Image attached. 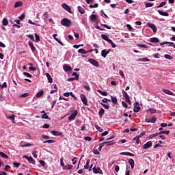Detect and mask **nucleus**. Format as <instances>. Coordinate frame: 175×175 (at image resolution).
<instances>
[{"label": "nucleus", "mask_w": 175, "mask_h": 175, "mask_svg": "<svg viewBox=\"0 0 175 175\" xmlns=\"http://www.w3.org/2000/svg\"><path fill=\"white\" fill-rule=\"evenodd\" d=\"M61 24L64 27H67V28H69V27H70V25H72V21H70V20H69L66 18H64L61 21Z\"/></svg>", "instance_id": "f257e3e1"}, {"label": "nucleus", "mask_w": 175, "mask_h": 175, "mask_svg": "<svg viewBox=\"0 0 175 175\" xmlns=\"http://www.w3.org/2000/svg\"><path fill=\"white\" fill-rule=\"evenodd\" d=\"M122 94L123 98H125V101L126 102V103L131 105V99L129 98V95H128V93H126V92H125L124 90H122Z\"/></svg>", "instance_id": "f03ea898"}, {"label": "nucleus", "mask_w": 175, "mask_h": 175, "mask_svg": "<svg viewBox=\"0 0 175 175\" xmlns=\"http://www.w3.org/2000/svg\"><path fill=\"white\" fill-rule=\"evenodd\" d=\"M88 62L90 64H92L94 66H96V68H99V62L94 59H89Z\"/></svg>", "instance_id": "7ed1b4c3"}, {"label": "nucleus", "mask_w": 175, "mask_h": 175, "mask_svg": "<svg viewBox=\"0 0 175 175\" xmlns=\"http://www.w3.org/2000/svg\"><path fill=\"white\" fill-rule=\"evenodd\" d=\"M80 96L83 105H85V106H88V100H87L85 95H84V94H81Z\"/></svg>", "instance_id": "20e7f679"}, {"label": "nucleus", "mask_w": 175, "mask_h": 175, "mask_svg": "<svg viewBox=\"0 0 175 175\" xmlns=\"http://www.w3.org/2000/svg\"><path fill=\"white\" fill-rule=\"evenodd\" d=\"M77 114H79V112H77V110H75L73 113H72L69 117H68V120L69 121H73L76 117H77Z\"/></svg>", "instance_id": "39448f33"}, {"label": "nucleus", "mask_w": 175, "mask_h": 175, "mask_svg": "<svg viewBox=\"0 0 175 175\" xmlns=\"http://www.w3.org/2000/svg\"><path fill=\"white\" fill-rule=\"evenodd\" d=\"M140 105H139V103L137 102L134 104V109H133V111L134 113H139L140 111Z\"/></svg>", "instance_id": "423d86ee"}, {"label": "nucleus", "mask_w": 175, "mask_h": 175, "mask_svg": "<svg viewBox=\"0 0 175 175\" xmlns=\"http://www.w3.org/2000/svg\"><path fill=\"white\" fill-rule=\"evenodd\" d=\"M23 158L27 159L28 162H29V163H31L32 165H35V163H36V161H35V159H33V158H32V157H29L28 156H24Z\"/></svg>", "instance_id": "0eeeda50"}, {"label": "nucleus", "mask_w": 175, "mask_h": 175, "mask_svg": "<svg viewBox=\"0 0 175 175\" xmlns=\"http://www.w3.org/2000/svg\"><path fill=\"white\" fill-rule=\"evenodd\" d=\"M93 172L95 174H98V173H99V174H103V171H102V170H100V167H98L96 168V167H94L93 168Z\"/></svg>", "instance_id": "6e6552de"}, {"label": "nucleus", "mask_w": 175, "mask_h": 175, "mask_svg": "<svg viewBox=\"0 0 175 175\" xmlns=\"http://www.w3.org/2000/svg\"><path fill=\"white\" fill-rule=\"evenodd\" d=\"M62 7L63 8V9H65V10L68 12V13H72V9L70 8V7L69 5H68V4L63 3V4H62Z\"/></svg>", "instance_id": "1a4fd4ad"}, {"label": "nucleus", "mask_w": 175, "mask_h": 175, "mask_svg": "<svg viewBox=\"0 0 175 175\" xmlns=\"http://www.w3.org/2000/svg\"><path fill=\"white\" fill-rule=\"evenodd\" d=\"M110 51H111V49H103L101 51V56L103 57V58H106V57L107 56V54H109V53H110Z\"/></svg>", "instance_id": "9d476101"}, {"label": "nucleus", "mask_w": 175, "mask_h": 175, "mask_svg": "<svg viewBox=\"0 0 175 175\" xmlns=\"http://www.w3.org/2000/svg\"><path fill=\"white\" fill-rule=\"evenodd\" d=\"M152 146V142L148 141L147 143H146L143 146V148H144V150H147V149L150 148V147H151Z\"/></svg>", "instance_id": "9b49d317"}, {"label": "nucleus", "mask_w": 175, "mask_h": 175, "mask_svg": "<svg viewBox=\"0 0 175 175\" xmlns=\"http://www.w3.org/2000/svg\"><path fill=\"white\" fill-rule=\"evenodd\" d=\"M63 68L65 70V72H70V70H72V67L68 64H64L63 66Z\"/></svg>", "instance_id": "f8f14e48"}, {"label": "nucleus", "mask_w": 175, "mask_h": 175, "mask_svg": "<svg viewBox=\"0 0 175 175\" xmlns=\"http://www.w3.org/2000/svg\"><path fill=\"white\" fill-rule=\"evenodd\" d=\"M147 25L149 28H151V29H152L153 32H157V27H155V25L152 23H148Z\"/></svg>", "instance_id": "ddd939ff"}, {"label": "nucleus", "mask_w": 175, "mask_h": 175, "mask_svg": "<svg viewBox=\"0 0 175 175\" xmlns=\"http://www.w3.org/2000/svg\"><path fill=\"white\" fill-rule=\"evenodd\" d=\"M51 133L53 135V136H61L62 135V132L57 131H51Z\"/></svg>", "instance_id": "4468645a"}, {"label": "nucleus", "mask_w": 175, "mask_h": 175, "mask_svg": "<svg viewBox=\"0 0 175 175\" xmlns=\"http://www.w3.org/2000/svg\"><path fill=\"white\" fill-rule=\"evenodd\" d=\"M93 50H90V51H85L83 49H80L78 50V53H81V54H87L88 53H91V51H92Z\"/></svg>", "instance_id": "2eb2a0df"}, {"label": "nucleus", "mask_w": 175, "mask_h": 175, "mask_svg": "<svg viewBox=\"0 0 175 175\" xmlns=\"http://www.w3.org/2000/svg\"><path fill=\"white\" fill-rule=\"evenodd\" d=\"M43 95H44V91L43 90H41L40 92H38L36 96V98H40L42 96H43Z\"/></svg>", "instance_id": "dca6fc26"}, {"label": "nucleus", "mask_w": 175, "mask_h": 175, "mask_svg": "<svg viewBox=\"0 0 175 175\" xmlns=\"http://www.w3.org/2000/svg\"><path fill=\"white\" fill-rule=\"evenodd\" d=\"M150 43H159V39L158 38H152L150 39Z\"/></svg>", "instance_id": "f3484780"}, {"label": "nucleus", "mask_w": 175, "mask_h": 175, "mask_svg": "<svg viewBox=\"0 0 175 175\" xmlns=\"http://www.w3.org/2000/svg\"><path fill=\"white\" fill-rule=\"evenodd\" d=\"M139 62H150V59L147 57L139 58L137 59Z\"/></svg>", "instance_id": "a211bd4d"}, {"label": "nucleus", "mask_w": 175, "mask_h": 175, "mask_svg": "<svg viewBox=\"0 0 175 175\" xmlns=\"http://www.w3.org/2000/svg\"><path fill=\"white\" fill-rule=\"evenodd\" d=\"M140 137H142V135H137L135 137L133 140V142H136L137 144H139L140 143Z\"/></svg>", "instance_id": "6ab92c4d"}, {"label": "nucleus", "mask_w": 175, "mask_h": 175, "mask_svg": "<svg viewBox=\"0 0 175 175\" xmlns=\"http://www.w3.org/2000/svg\"><path fill=\"white\" fill-rule=\"evenodd\" d=\"M163 44H168V47H170L172 46H173V44H174V43L173 42H161L160 43V46H163Z\"/></svg>", "instance_id": "aec40b11"}, {"label": "nucleus", "mask_w": 175, "mask_h": 175, "mask_svg": "<svg viewBox=\"0 0 175 175\" xmlns=\"http://www.w3.org/2000/svg\"><path fill=\"white\" fill-rule=\"evenodd\" d=\"M129 163L131 167V169L135 167V161L133 159H129Z\"/></svg>", "instance_id": "412c9836"}, {"label": "nucleus", "mask_w": 175, "mask_h": 175, "mask_svg": "<svg viewBox=\"0 0 175 175\" xmlns=\"http://www.w3.org/2000/svg\"><path fill=\"white\" fill-rule=\"evenodd\" d=\"M101 38L102 39H103L104 40H106V42H108V43L109 42V41H111V40L109 39V36H107L105 34H101Z\"/></svg>", "instance_id": "4be33fe9"}, {"label": "nucleus", "mask_w": 175, "mask_h": 175, "mask_svg": "<svg viewBox=\"0 0 175 175\" xmlns=\"http://www.w3.org/2000/svg\"><path fill=\"white\" fill-rule=\"evenodd\" d=\"M29 46L31 51H36V48L35 47V46H33V43L32 42H29Z\"/></svg>", "instance_id": "5701e85b"}, {"label": "nucleus", "mask_w": 175, "mask_h": 175, "mask_svg": "<svg viewBox=\"0 0 175 175\" xmlns=\"http://www.w3.org/2000/svg\"><path fill=\"white\" fill-rule=\"evenodd\" d=\"M14 117H16V116L13 114L10 116H8L7 118L8 120H11L12 124H16V121L14 120Z\"/></svg>", "instance_id": "b1692460"}, {"label": "nucleus", "mask_w": 175, "mask_h": 175, "mask_svg": "<svg viewBox=\"0 0 175 175\" xmlns=\"http://www.w3.org/2000/svg\"><path fill=\"white\" fill-rule=\"evenodd\" d=\"M77 9L78 12H79L81 14H84V13H85V10H84V8H83L81 6H78Z\"/></svg>", "instance_id": "393cba45"}, {"label": "nucleus", "mask_w": 175, "mask_h": 175, "mask_svg": "<svg viewBox=\"0 0 175 175\" xmlns=\"http://www.w3.org/2000/svg\"><path fill=\"white\" fill-rule=\"evenodd\" d=\"M158 13L161 14V16H165V17H167L169 16V14L167 12L161 11V10H158Z\"/></svg>", "instance_id": "a878e982"}, {"label": "nucleus", "mask_w": 175, "mask_h": 175, "mask_svg": "<svg viewBox=\"0 0 175 175\" xmlns=\"http://www.w3.org/2000/svg\"><path fill=\"white\" fill-rule=\"evenodd\" d=\"M90 18L92 21H96V20H98V16L95 14H92L90 16Z\"/></svg>", "instance_id": "bb28decb"}, {"label": "nucleus", "mask_w": 175, "mask_h": 175, "mask_svg": "<svg viewBox=\"0 0 175 175\" xmlns=\"http://www.w3.org/2000/svg\"><path fill=\"white\" fill-rule=\"evenodd\" d=\"M111 102L113 103V105H117V102H118V100L117 99V97H114L113 96H111Z\"/></svg>", "instance_id": "cd10ccee"}, {"label": "nucleus", "mask_w": 175, "mask_h": 175, "mask_svg": "<svg viewBox=\"0 0 175 175\" xmlns=\"http://www.w3.org/2000/svg\"><path fill=\"white\" fill-rule=\"evenodd\" d=\"M163 92H164V94H167V95H173V92L169 90L163 89Z\"/></svg>", "instance_id": "c85d7f7f"}, {"label": "nucleus", "mask_w": 175, "mask_h": 175, "mask_svg": "<svg viewBox=\"0 0 175 175\" xmlns=\"http://www.w3.org/2000/svg\"><path fill=\"white\" fill-rule=\"evenodd\" d=\"M46 76L48 79V83H53V78L51 77V75H50L49 73H46Z\"/></svg>", "instance_id": "c756f323"}, {"label": "nucleus", "mask_w": 175, "mask_h": 175, "mask_svg": "<svg viewBox=\"0 0 175 175\" xmlns=\"http://www.w3.org/2000/svg\"><path fill=\"white\" fill-rule=\"evenodd\" d=\"M20 6H23V1H16L14 8H20Z\"/></svg>", "instance_id": "7c9ffc66"}, {"label": "nucleus", "mask_w": 175, "mask_h": 175, "mask_svg": "<svg viewBox=\"0 0 175 175\" xmlns=\"http://www.w3.org/2000/svg\"><path fill=\"white\" fill-rule=\"evenodd\" d=\"M170 133V131H162L158 133V135H162V134H165V135H169Z\"/></svg>", "instance_id": "2f4dec72"}, {"label": "nucleus", "mask_w": 175, "mask_h": 175, "mask_svg": "<svg viewBox=\"0 0 175 175\" xmlns=\"http://www.w3.org/2000/svg\"><path fill=\"white\" fill-rule=\"evenodd\" d=\"M104 114H105V109L103 108H100L98 112V115L100 116V117H103Z\"/></svg>", "instance_id": "473e14b6"}, {"label": "nucleus", "mask_w": 175, "mask_h": 175, "mask_svg": "<svg viewBox=\"0 0 175 175\" xmlns=\"http://www.w3.org/2000/svg\"><path fill=\"white\" fill-rule=\"evenodd\" d=\"M0 157H1L2 158H5V159H8L9 158V156H8L3 152H0Z\"/></svg>", "instance_id": "72a5a7b5"}, {"label": "nucleus", "mask_w": 175, "mask_h": 175, "mask_svg": "<svg viewBox=\"0 0 175 175\" xmlns=\"http://www.w3.org/2000/svg\"><path fill=\"white\" fill-rule=\"evenodd\" d=\"M97 92L100 94V95H103V96H107V92H103L100 90H97Z\"/></svg>", "instance_id": "f704fd0d"}, {"label": "nucleus", "mask_w": 175, "mask_h": 175, "mask_svg": "<svg viewBox=\"0 0 175 175\" xmlns=\"http://www.w3.org/2000/svg\"><path fill=\"white\" fill-rule=\"evenodd\" d=\"M3 25H4L5 27H6V25H9V22L8 21V19L6 18H4L3 19Z\"/></svg>", "instance_id": "c9c22d12"}, {"label": "nucleus", "mask_w": 175, "mask_h": 175, "mask_svg": "<svg viewBox=\"0 0 175 175\" xmlns=\"http://www.w3.org/2000/svg\"><path fill=\"white\" fill-rule=\"evenodd\" d=\"M84 169L88 170L90 169V159H88L86 162V164L84 165Z\"/></svg>", "instance_id": "e433bc0d"}, {"label": "nucleus", "mask_w": 175, "mask_h": 175, "mask_svg": "<svg viewBox=\"0 0 175 175\" xmlns=\"http://www.w3.org/2000/svg\"><path fill=\"white\" fill-rule=\"evenodd\" d=\"M105 144H107V146L109 147V146H114L116 143L113 142V141H109V142H105Z\"/></svg>", "instance_id": "4c0bfd02"}, {"label": "nucleus", "mask_w": 175, "mask_h": 175, "mask_svg": "<svg viewBox=\"0 0 175 175\" xmlns=\"http://www.w3.org/2000/svg\"><path fill=\"white\" fill-rule=\"evenodd\" d=\"M148 111L150 113V114H155V113H157V109L150 108L148 109Z\"/></svg>", "instance_id": "58836bf2"}, {"label": "nucleus", "mask_w": 175, "mask_h": 175, "mask_svg": "<svg viewBox=\"0 0 175 175\" xmlns=\"http://www.w3.org/2000/svg\"><path fill=\"white\" fill-rule=\"evenodd\" d=\"M42 118L44 119V120H51V118H50L49 117V116H47V113H44L42 116Z\"/></svg>", "instance_id": "ea45409f"}, {"label": "nucleus", "mask_w": 175, "mask_h": 175, "mask_svg": "<svg viewBox=\"0 0 175 175\" xmlns=\"http://www.w3.org/2000/svg\"><path fill=\"white\" fill-rule=\"evenodd\" d=\"M95 128L97 129V131H98V132H103V129H101V127L98 125L95 124Z\"/></svg>", "instance_id": "a19ab883"}, {"label": "nucleus", "mask_w": 175, "mask_h": 175, "mask_svg": "<svg viewBox=\"0 0 175 175\" xmlns=\"http://www.w3.org/2000/svg\"><path fill=\"white\" fill-rule=\"evenodd\" d=\"M34 35L36 43H38V42H40V37L39 36V35H38V33H35Z\"/></svg>", "instance_id": "79ce46f5"}, {"label": "nucleus", "mask_w": 175, "mask_h": 175, "mask_svg": "<svg viewBox=\"0 0 175 175\" xmlns=\"http://www.w3.org/2000/svg\"><path fill=\"white\" fill-rule=\"evenodd\" d=\"M101 106H103L104 109H106V110H109V109L110 108V106L106 105V104H104L103 103H100Z\"/></svg>", "instance_id": "37998d69"}, {"label": "nucleus", "mask_w": 175, "mask_h": 175, "mask_svg": "<svg viewBox=\"0 0 175 175\" xmlns=\"http://www.w3.org/2000/svg\"><path fill=\"white\" fill-rule=\"evenodd\" d=\"M157 136H159V135L158 134V133H156L154 134H152L149 135V139H154V137H157Z\"/></svg>", "instance_id": "c03bdc74"}, {"label": "nucleus", "mask_w": 175, "mask_h": 175, "mask_svg": "<svg viewBox=\"0 0 175 175\" xmlns=\"http://www.w3.org/2000/svg\"><path fill=\"white\" fill-rule=\"evenodd\" d=\"M31 146H33V144L27 143V144L21 145V147H23V148H24V147H31Z\"/></svg>", "instance_id": "a18cd8bd"}, {"label": "nucleus", "mask_w": 175, "mask_h": 175, "mask_svg": "<svg viewBox=\"0 0 175 175\" xmlns=\"http://www.w3.org/2000/svg\"><path fill=\"white\" fill-rule=\"evenodd\" d=\"M27 37L29 38V39H31V40H32L33 42H35V38L33 37V35L29 34V35H27Z\"/></svg>", "instance_id": "49530a36"}, {"label": "nucleus", "mask_w": 175, "mask_h": 175, "mask_svg": "<svg viewBox=\"0 0 175 175\" xmlns=\"http://www.w3.org/2000/svg\"><path fill=\"white\" fill-rule=\"evenodd\" d=\"M156 122H157V117L152 116V118L150 119V122H152V124H155Z\"/></svg>", "instance_id": "de8ad7c7"}, {"label": "nucleus", "mask_w": 175, "mask_h": 175, "mask_svg": "<svg viewBox=\"0 0 175 175\" xmlns=\"http://www.w3.org/2000/svg\"><path fill=\"white\" fill-rule=\"evenodd\" d=\"M153 5L154 4L152 3H146L145 4V6L146 8H152Z\"/></svg>", "instance_id": "09e8293b"}, {"label": "nucleus", "mask_w": 175, "mask_h": 175, "mask_svg": "<svg viewBox=\"0 0 175 175\" xmlns=\"http://www.w3.org/2000/svg\"><path fill=\"white\" fill-rule=\"evenodd\" d=\"M165 5H166V2L163 1L159 4V5L157 6V8H163V6H165Z\"/></svg>", "instance_id": "8fccbe9b"}, {"label": "nucleus", "mask_w": 175, "mask_h": 175, "mask_svg": "<svg viewBox=\"0 0 175 175\" xmlns=\"http://www.w3.org/2000/svg\"><path fill=\"white\" fill-rule=\"evenodd\" d=\"M164 57L166 58V59H173V57H172V56H170V55H165Z\"/></svg>", "instance_id": "3c124183"}, {"label": "nucleus", "mask_w": 175, "mask_h": 175, "mask_svg": "<svg viewBox=\"0 0 175 175\" xmlns=\"http://www.w3.org/2000/svg\"><path fill=\"white\" fill-rule=\"evenodd\" d=\"M109 43V44H111V47L113 49H116V44H114V42H113V40H111Z\"/></svg>", "instance_id": "603ef678"}, {"label": "nucleus", "mask_w": 175, "mask_h": 175, "mask_svg": "<svg viewBox=\"0 0 175 175\" xmlns=\"http://www.w3.org/2000/svg\"><path fill=\"white\" fill-rule=\"evenodd\" d=\"M43 143H44V144H45L46 143H55V141L53 140V139H49V140L44 142Z\"/></svg>", "instance_id": "864d4df0"}, {"label": "nucleus", "mask_w": 175, "mask_h": 175, "mask_svg": "<svg viewBox=\"0 0 175 175\" xmlns=\"http://www.w3.org/2000/svg\"><path fill=\"white\" fill-rule=\"evenodd\" d=\"M72 76L75 77L76 80H79V74H77V72H73Z\"/></svg>", "instance_id": "5fc2aeb1"}, {"label": "nucleus", "mask_w": 175, "mask_h": 175, "mask_svg": "<svg viewBox=\"0 0 175 175\" xmlns=\"http://www.w3.org/2000/svg\"><path fill=\"white\" fill-rule=\"evenodd\" d=\"M1 88L2 89H3V88H8V83H6V82H4V83L2 84V85H1Z\"/></svg>", "instance_id": "6e6d98bb"}, {"label": "nucleus", "mask_w": 175, "mask_h": 175, "mask_svg": "<svg viewBox=\"0 0 175 175\" xmlns=\"http://www.w3.org/2000/svg\"><path fill=\"white\" fill-rule=\"evenodd\" d=\"M23 75H24V76H27V77H29V78L32 77V75H31L28 72H23Z\"/></svg>", "instance_id": "4d7b16f0"}, {"label": "nucleus", "mask_w": 175, "mask_h": 175, "mask_svg": "<svg viewBox=\"0 0 175 175\" xmlns=\"http://www.w3.org/2000/svg\"><path fill=\"white\" fill-rule=\"evenodd\" d=\"M98 3H95L94 5H90L89 6V8H90V9H94V8H98Z\"/></svg>", "instance_id": "13d9d810"}, {"label": "nucleus", "mask_w": 175, "mask_h": 175, "mask_svg": "<svg viewBox=\"0 0 175 175\" xmlns=\"http://www.w3.org/2000/svg\"><path fill=\"white\" fill-rule=\"evenodd\" d=\"M122 105L123 107H125V109H128V104H126V103H125V101H122Z\"/></svg>", "instance_id": "bf43d9fd"}, {"label": "nucleus", "mask_w": 175, "mask_h": 175, "mask_svg": "<svg viewBox=\"0 0 175 175\" xmlns=\"http://www.w3.org/2000/svg\"><path fill=\"white\" fill-rule=\"evenodd\" d=\"M13 165H14V167H20V165H21V164L18 163H16V162H14Z\"/></svg>", "instance_id": "052dcab7"}, {"label": "nucleus", "mask_w": 175, "mask_h": 175, "mask_svg": "<svg viewBox=\"0 0 175 175\" xmlns=\"http://www.w3.org/2000/svg\"><path fill=\"white\" fill-rule=\"evenodd\" d=\"M19 20H24L25 18V14H23L21 16H18Z\"/></svg>", "instance_id": "680f3d73"}, {"label": "nucleus", "mask_w": 175, "mask_h": 175, "mask_svg": "<svg viewBox=\"0 0 175 175\" xmlns=\"http://www.w3.org/2000/svg\"><path fill=\"white\" fill-rule=\"evenodd\" d=\"M102 102H103V103H107V102H111V100H109V99H107V98H103V99L102 100Z\"/></svg>", "instance_id": "e2e57ef3"}, {"label": "nucleus", "mask_w": 175, "mask_h": 175, "mask_svg": "<svg viewBox=\"0 0 175 175\" xmlns=\"http://www.w3.org/2000/svg\"><path fill=\"white\" fill-rule=\"evenodd\" d=\"M55 40L56 42H57V43H59V44H61V46H64V43L61 40H59V39L55 38Z\"/></svg>", "instance_id": "0e129e2a"}, {"label": "nucleus", "mask_w": 175, "mask_h": 175, "mask_svg": "<svg viewBox=\"0 0 175 175\" xmlns=\"http://www.w3.org/2000/svg\"><path fill=\"white\" fill-rule=\"evenodd\" d=\"M84 140H87L88 142H91L92 140V138L90 137H85Z\"/></svg>", "instance_id": "69168bd1"}, {"label": "nucleus", "mask_w": 175, "mask_h": 175, "mask_svg": "<svg viewBox=\"0 0 175 175\" xmlns=\"http://www.w3.org/2000/svg\"><path fill=\"white\" fill-rule=\"evenodd\" d=\"M32 155L33 158H38V154H36V150L32 152Z\"/></svg>", "instance_id": "338daca9"}, {"label": "nucleus", "mask_w": 175, "mask_h": 175, "mask_svg": "<svg viewBox=\"0 0 175 175\" xmlns=\"http://www.w3.org/2000/svg\"><path fill=\"white\" fill-rule=\"evenodd\" d=\"M126 28H128L129 31H132V29H133V28H132V26L129 24L126 25Z\"/></svg>", "instance_id": "774afa93"}]
</instances>
